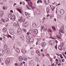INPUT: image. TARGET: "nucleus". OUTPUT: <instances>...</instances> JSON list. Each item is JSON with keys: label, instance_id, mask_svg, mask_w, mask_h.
I'll use <instances>...</instances> for the list:
<instances>
[{"label": "nucleus", "instance_id": "28", "mask_svg": "<svg viewBox=\"0 0 66 66\" xmlns=\"http://www.w3.org/2000/svg\"><path fill=\"white\" fill-rule=\"evenodd\" d=\"M16 51L17 52H20V50L18 48H16Z\"/></svg>", "mask_w": 66, "mask_h": 66}, {"label": "nucleus", "instance_id": "14", "mask_svg": "<svg viewBox=\"0 0 66 66\" xmlns=\"http://www.w3.org/2000/svg\"><path fill=\"white\" fill-rule=\"evenodd\" d=\"M35 12L37 15H39L40 14V11L38 10H36Z\"/></svg>", "mask_w": 66, "mask_h": 66}, {"label": "nucleus", "instance_id": "11", "mask_svg": "<svg viewBox=\"0 0 66 66\" xmlns=\"http://www.w3.org/2000/svg\"><path fill=\"white\" fill-rule=\"evenodd\" d=\"M60 12L61 15H63L64 14V10H62L60 11Z\"/></svg>", "mask_w": 66, "mask_h": 66}, {"label": "nucleus", "instance_id": "12", "mask_svg": "<svg viewBox=\"0 0 66 66\" xmlns=\"http://www.w3.org/2000/svg\"><path fill=\"white\" fill-rule=\"evenodd\" d=\"M18 59L20 62L22 61V60H23L22 57L21 56H20L19 57Z\"/></svg>", "mask_w": 66, "mask_h": 66}, {"label": "nucleus", "instance_id": "57", "mask_svg": "<svg viewBox=\"0 0 66 66\" xmlns=\"http://www.w3.org/2000/svg\"><path fill=\"white\" fill-rule=\"evenodd\" d=\"M60 5V3H59L58 4L56 5V6H58V5Z\"/></svg>", "mask_w": 66, "mask_h": 66}, {"label": "nucleus", "instance_id": "63", "mask_svg": "<svg viewBox=\"0 0 66 66\" xmlns=\"http://www.w3.org/2000/svg\"><path fill=\"white\" fill-rule=\"evenodd\" d=\"M0 24H2V21H1V20H0Z\"/></svg>", "mask_w": 66, "mask_h": 66}, {"label": "nucleus", "instance_id": "48", "mask_svg": "<svg viewBox=\"0 0 66 66\" xmlns=\"http://www.w3.org/2000/svg\"><path fill=\"white\" fill-rule=\"evenodd\" d=\"M30 7H31L32 9H35V7H34L32 6H30Z\"/></svg>", "mask_w": 66, "mask_h": 66}, {"label": "nucleus", "instance_id": "38", "mask_svg": "<svg viewBox=\"0 0 66 66\" xmlns=\"http://www.w3.org/2000/svg\"><path fill=\"white\" fill-rule=\"evenodd\" d=\"M41 28L43 29V30H45V27L44 26H42L41 27Z\"/></svg>", "mask_w": 66, "mask_h": 66}, {"label": "nucleus", "instance_id": "35", "mask_svg": "<svg viewBox=\"0 0 66 66\" xmlns=\"http://www.w3.org/2000/svg\"><path fill=\"white\" fill-rule=\"evenodd\" d=\"M27 25H28L27 24V23H24L23 26L25 27H27Z\"/></svg>", "mask_w": 66, "mask_h": 66}, {"label": "nucleus", "instance_id": "4", "mask_svg": "<svg viewBox=\"0 0 66 66\" xmlns=\"http://www.w3.org/2000/svg\"><path fill=\"white\" fill-rule=\"evenodd\" d=\"M4 50H0V55H3L4 54Z\"/></svg>", "mask_w": 66, "mask_h": 66}, {"label": "nucleus", "instance_id": "3", "mask_svg": "<svg viewBox=\"0 0 66 66\" xmlns=\"http://www.w3.org/2000/svg\"><path fill=\"white\" fill-rule=\"evenodd\" d=\"M49 43L50 45H54L55 44V41L53 40H52L49 41Z\"/></svg>", "mask_w": 66, "mask_h": 66}, {"label": "nucleus", "instance_id": "58", "mask_svg": "<svg viewBox=\"0 0 66 66\" xmlns=\"http://www.w3.org/2000/svg\"><path fill=\"white\" fill-rule=\"evenodd\" d=\"M61 45H62V47H63V45H64V43H61Z\"/></svg>", "mask_w": 66, "mask_h": 66}, {"label": "nucleus", "instance_id": "27", "mask_svg": "<svg viewBox=\"0 0 66 66\" xmlns=\"http://www.w3.org/2000/svg\"><path fill=\"white\" fill-rule=\"evenodd\" d=\"M4 48L6 49H7V45L6 44L4 46Z\"/></svg>", "mask_w": 66, "mask_h": 66}, {"label": "nucleus", "instance_id": "45", "mask_svg": "<svg viewBox=\"0 0 66 66\" xmlns=\"http://www.w3.org/2000/svg\"><path fill=\"white\" fill-rule=\"evenodd\" d=\"M31 54L32 55H33V54H34V51H32L31 52Z\"/></svg>", "mask_w": 66, "mask_h": 66}, {"label": "nucleus", "instance_id": "39", "mask_svg": "<svg viewBox=\"0 0 66 66\" xmlns=\"http://www.w3.org/2000/svg\"><path fill=\"white\" fill-rule=\"evenodd\" d=\"M3 10L6 9V6H4L3 7Z\"/></svg>", "mask_w": 66, "mask_h": 66}, {"label": "nucleus", "instance_id": "9", "mask_svg": "<svg viewBox=\"0 0 66 66\" xmlns=\"http://www.w3.org/2000/svg\"><path fill=\"white\" fill-rule=\"evenodd\" d=\"M19 21L20 22H22L23 21V18L22 17L19 18Z\"/></svg>", "mask_w": 66, "mask_h": 66}, {"label": "nucleus", "instance_id": "10", "mask_svg": "<svg viewBox=\"0 0 66 66\" xmlns=\"http://www.w3.org/2000/svg\"><path fill=\"white\" fill-rule=\"evenodd\" d=\"M3 12L2 11H0V17H2L3 16Z\"/></svg>", "mask_w": 66, "mask_h": 66}, {"label": "nucleus", "instance_id": "5", "mask_svg": "<svg viewBox=\"0 0 66 66\" xmlns=\"http://www.w3.org/2000/svg\"><path fill=\"white\" fill-rule=\"evenodd\" d=\"M9 32L11 35H14V34H15V32L13 30H10L9 31Z\"/></svg>", "mask_w": 66, "mask_h": 66}, {"label": "nucleus", "instance_id": "23", "mask_svg": "<svg viewBox=\"0 0 66 66\" xmlns=\"http://www.w3.org/2000/svg\"><path fill=\"white\" fill-rule=\"evenodd\" d=\"M20 38L22 40H23V39H24V36L22 35H21L20 37Z\"/></svg>", "mask_w": 66, "mask_h": 66}, {"label": "nucleus", "instance_id": "30", "mask_svg": "<svg viewBox=\"0 0 66 66\" xmlns=\"http://www.w3.org/2000/svg\"><path fill=\"white\" fill-rule=\"evenodd\" d=\"M5 52L6 53L8 54L10 53V51L7 49L6 50Z\"/></svg>", "mask_w": 66, "mask_h": 66}, {"label": "nucleus", "instance_id": "60", "mask_svg": "<svg viewBox=\"0 0 66 66\" xmlns=\"http://www.w3.org/2000/svg\"><path fill=\"white\" fill-rule=\"evenodd\" d=\"M55 48L56 49H57V45H56L55 46Z\"/></svg>", "mask_w": 66, "mask_h": 66}, {"label": "nucleus", "instance_id": "44", "mask_svg": "<svg viewBox=\"0 0 66 66\" xmlns=\"http://www.w3.org/2000/svg\"><path fill=\"white\" fill-rule=\"evenodd\" d=\"M48 31L49 32H52V30H51L50 29H48Z\"/></svg>", "mask_w": 66, "mask_h": 66}, {"label": "nucleus", "instance_id": "8", "mask_svg": "<svg viewBox=\"0 0 66 66\" xmlns=\"http://www.w3.org/2000/svg\"><path fill=\"white\" fill-rule=\"evenodd\" d=\"M44 3L47 4L49 3V0H44Z\"/></svg>", "mask_w": 66, "mask_h": 66}, {"label": "nucleus", "instance_id": "29", "mask_svg": "<svg viewBox=\"0 0 66 66\" xmlns=\"http://www.w3.org/2000/svg\"><path fill=\"white\" fill-rule=\"evenodd\" d=\"M26 37L27 39H29L30 38V36H29V35H26Z\"/></svg>", "mask_w": 66, "mask_h": 66}, {"label": "nucleus", "instance_id": "55", "mask_svg": "<svg viewBox=\"0 0 66 66\" xmlns=\"http://www.w3.org/2000/svg\"><path fill=\"white\" fill-rule=\"evenodd\" d=\"M45 18H43V21H44V20H45Z\"/></svg>", "mask_w": 66, "mask_h": 66}, {"label": "nucleus", "instance_id": "41", "mask_svg": "<svg viewBox=\"0 0 66 66\" xmlns=\"http://www.w3.org/2000/svg\"><path fill=\"white\" fill-rule=\"evenodd\" d=\"M60 56L61 57V59H63V56H62V55L61 54H60Z\"/></svg>", "mask_w": 66, "mask_h": 66}, {"label": "nucleus", "instance_id": "59", "mask_svg": "<svg viewBox=\"0 0 66 66\" xmlns=\"http://www.w3.org/2000/svg\"><path fill=\"white\" fill-rule=\"evenodd\" d=\"M64 59H62V62H64Z\"/></svg>", "mask_w": 66, "mask_h": 66}, {"label": "nucleus", "instance_id": "56", "mask_svg": "<svg viewBox=\"0 0 66 66\" xmlns=\"http://www.w3.org/2000/svg\"><path fill=\"white\" fill-rule=\"evenodd\" d=\"M56 55H58V56H60V54H58L57 53H56Z\"/></svg>", "mask_w": 66, "mask_h": 66}, {"label": "nucleus", "instance_id": "15", "mask_svg": "<svg viewBox=\"0 0 66 66\" xmlns=\"http://www.w3.org/2000/svg\"><path fill=\"white\" fill-rule=\"evenodd\" d=\"M16 10H17L18 11L19 13H20V14H21V13H22V11H21V9L18 8L16 9Z\"/></svg>", "mask_w": 66, "mask_h": 66}, {"label": "nucleus", "instance_id": "6", "mask_svg": "<svg viewBox=\"0 0 66 66\" xmlns=\"http://www.w3.org/2000/svg\"><path fill=\"white\" fill-rule=\"evenodd\" d=\"M10 59L8 58L6 59V60L5 61V63H6V64H8L9 63H10Z\"/></svg>", "mask_w": 66, "mask_h": 66}, {"label": "nucleus", "instance_id": "61", "mask_svg": "<svg viewBox=\"0 0 66 66\" xmlns=\"http://www.w3.org/2000/svg\"><path fill=\"white\" fill-rule=\"evenodd\" d=\"M37 40L38 41H39V38H37Z\"/></svg>", "mask_w": 66, "mask_h": 66}, {"label": "nucleus", "instance_id": "43", "mask_svg": "<svg viewBox=\"0 0 66 66\" xmlns=\"http://www.w3.org/2000/svg\"><path fill=\"white\" fill-rule=\"evenodd\" d=\"M36 53H38V54H40V53L39 52V51H38V50L36 51Z\"/></svg>", "mask_w": 66, "mask_h": 66}, {"label": "nucleus", "instance_id": "24", "mask_svg": "<svg viewBox=\"0 0 66 66\" xmlns=\"http://www.w3.org/2000/svg\"><path fill=\"white\" fill-rule=\"evenodd\" d=\"M59 50L61 51H62V50H63V49H62V47L61 46H59Z\"/></svg>", "mask_w": 66, "mask_h": 66}, {"label": "nucleus", "instance_id": "33", "mask_svg": "<svg viewBox=\"0 0 66 66\" xmlns=\"http://www.w3.org/2000/svg\"><path fill=\"white\" fill-rule=\"evenodd\" d=\"M26 6L27 7L28 9H29V10H31V7H30V6H29V5L28 6V5H27Z\"/></svg>", "mask_w": 66, "mask_h": 66}, {"label": "nucleus", "instance_id": "40", "mask_svg": "<svg viewBox=\"0 0 66 66\" xmlns=\"http://www.w3.org/2000/svg\"><path fill=\"white\" fill-rule=\"evenodd\" d=\"M22 52H23V53H26V51H25V50H23L22 51Z\"/></svg>", "mask_w": 66, "mask_h": 66}, {"label": "nucleus", "instance_id": "32", "mask_svg": "<svg viewBox=\"0 0 66 66\" xmlns=\"http://www.w3.org/2000/svg\"><path fill=\"white\" fill-rule=\"evenodd\" d=\"M8 15V17H9V18H11V17L12 16V13H10Z\"/></svg>", "mask_w": 66, "mask_h": 66}, {"label": "nucleus", "instance_id": "31", "mask_svg": "<svg viewBox=\"0 0 66 66\" xmlns=\"http://www.w3.org/2000/svg\"><path fill=\"white\" fill-rule=\"evenodd\" d=\"M56 37L57 38H59V39H61V36H60L57 35L56 36Z\"/></svg>", "mask_w": 66, "mask_h": 66}, {"label": "nucleus", "instance_id": "22", "mask_svg": "<svg viewBox=\"0 0 66 66\" xmlns=\"http://www.w3.org/2000/svg\"><path fill=\"white\" fill-rule=\"evenodd\" d=\"M22 65H23L22 63L20 62V63H18V66H22Z\"/></svg>", "mask_w": 66, "mask_h": 66}, {"label": "nucleus", "instance_id": "34", "mask_svg": "<svg viewBox=\"0 0 66 66\" xmlns=\"http://www.w3.org/2000/svg\"><path fill=\"white\" fill-rule=\"evenodd\" d=\"M52 28L53 30L54 31H55L56 30V29H55V27H54V26H52Z\"/></svg>", "mask_w": 66, "mask_h": 66}, {"label": "nucleus", "instance_id": "36", "mask_svg": "<svg viewBox=\"0 0 66 66\" xmlns=\"http://www.w3.org/2000/svg\"><path fill=\"white\" fill-rule=\"evenodd\" d=\"M55 9V7H54V6H53L51 9V10L53 11H54V9Z\"/></svg>", "mask_w": 66, "mask_h": 66}, {"label": "nucleus", "instance_id": "13", "mask_svg": "<svg viewBox=\"0 0 66 66\" xmlns=\"http://www.w3.org/2000/svg\"><path fill=\"white\" fill-rule=\"evenodd\" d=\"M7 31V29L6 27H5L3 29V33H5Z\"/></svg>", "mask_w": 66, "mask_h": 66}, {"label": "nucleus", "instance_id": "20", "mask_svg": "<svg viewBox=\"0 0 66 66\" xmlns=\"http://www.w3.org/2000/svg\"><path fill=\"white\" fill-rule=\"evenodd\" d=\"M34 32L35 34H37L38 33V30L37 29H35L34 31Z\"/></svg>", "mask_w": 66, "mask_h": 66}, {"label": "nucleus", "instance_id": "51", "mask_svg": "<svg viewBox=\"0 0 66 66\" xmlns=\"http://www.w3.org/2000/svg\"><path fill=\"white\" fill-rule=\"evenodd\" d=\"M43 29L42 28H40V31H41V32H42L43 31Z\"/></svg>", "mask_w": 66, "mask_h": 66}, {"label": "nucleus", "instance_id": "19", "mask_svg": "<svg viewBox=\"0 0 66 66\" xmlns=\"http://www.w3.org/2000/svg\"><path fill=\"white\" fill-rule=\"evenodd\" d=\"M34 32L35 34H37L38 33V30L37 29H35L34 31Z\"/></svg>", "mask_w": 66, "mask_h": 66}, {"label": "nucleus", "instance_id": "16", "mask_svg": "<svg viewBox=\"0 0 66 66\" xmlns=\"http://www.w3.org/2000/svg\"><path fill=\"white\" fill-rule=\"evenodd\" d=\"M29 40L30 41V42L32 43L33 41H34V38L33 37H31L30 39H29Z\"/></svg>", "mask_w": 66, "mask_h": 66}, {"label": "nucleus", "instance_id": "2", "mask_svg": "<svg viewBox=\"0 0 66 66\" xmlns=\"http://www.w3.org/2000/svg\"><path fill=\"white\" fill-rule=\"evenodd\" d=\"M22 33V30L21 29L19 28L18 29L17 34L18 35H20V34H21Z\"/></svg>", "mask_w": 66, "mask_h": 66}, {"label": "nucleus", "instance_id": "62", "mask_svg": "<svg viewBox=\"0 0 66 66\" xmlns=\"http://www.w3.org/2000/svg\"><path fill=\"white\" fill-rule=\"evenodd\" d=\"M39 2H40V3H42V1L41 0H39Z\"/></svg>", "mask_w": 66, "mask_h": 66}, {"label": "nucleus", "instance_id": "21", "mask_svg": "<svg viewBox=\"0 0 66 66\" xmlns=\"http://www.w3.org/2000/svg\"><path fill=\"white\" fill-rule=\"evenodd\" d=\"M28 4L30 6H31L32 5V3L31 2H29L28 3Z\"/></svg>", "mask_w": 66, "mask_h": 66}, {"label": "nucleus", "instance_id": "50", "mask_svg": "<svg viewBox=\"0 0 66 66\" xmlns=\"http://www.w3.org/2000/svg\"><path fill=\"white\" fill-rule=\"evenodd\" d=\"M23 30L25 32H26L27 31H26V30L25 29H23Z\"/></svg>", "mask_w": 66, "mask_h": 66}, {"label": "nucleus", "instance_id": "49", "mask_svg": "<svg viewBox=\"0 0 66 66\" xmlns=\"http://www.w3.org/2000/svg\"><path fill=\"white\" fill-rule=\"evenodd\" d=\"M2 20L3 22H5V21L4 20V19H2Z\"/></svg>", "mask_w": 66, "mask_h": 66}, {"label": "nucleus", "instance_id": "37", "mask_svg": "<svg viewBox=\"0 0 66 66\" xmlns=\"http://www.w3.org/2000/svg\"><path fill=\"white\" fill-rule=\"evenodd\" d=\"M13 26H14L15 27H17V24H16V23H14L13 24Z\"/></svg>", "mask_w": 66, "mask_h": 66}, {"label": "nucleus", "instance_id": "25", "mask_svg": "<svg viewBox=\"0 0 66 66\" xmlns=\"http://www.w3.org/2000/svg\"><path fill=\"white\" fill-rule=\"evenodd\" d=\"M32 27L35 28L36 27V23L33 24L32 25Z\"/></svg>", "mask_w": 66, "mask_h": 66}, {"label": "nucleus", "instance_id": "42", "mask_svg": "<svg viewBox=\"0 0 66 66\" xmlns=\"http://www.w3.org/2000/svg\"><path fill=\"white\" fill-rule=\"evenodd\" d=\"M7 37L8 38H9V37H10V38H12V36H11V35H8L7 36Z\"/></svg>", "mask_w": 66, "mask_h": 66}, {"label": "nucleus", "instance_id": "47", "mask_svg": "<svg viewBox=\"0 0 66 66\" xmlns=\"http://www.w3.org/2000/svg\"><path fill=\"white\" fill-rule=\"evenodd\" d=\"M27 60V58L26 57L24 58V59L23 60L24 61H26Z\"/></svg>", "mask_w": 66, "mask_h": 66}, {"label": "nucleus", "instance_id": "26", "mask_svg": "<svg viewBox=\"0 0 66 66\" xmlns=\"http://www.w3.org/2000/svg\"><path fill=\"white\" fill-rule=\"evenodd\" d=\"M50 10L48 8H47L46 11L47 14H49V12H50V11H49Z\"/></svg>", "mask_w": 66, "mask_h": 66}, {"label": "nucleus", "instance_id": "46", "mask_svg": "<svg viewBox=\"0 0 66 66\" xmlns=\"http://www.w3.org/2000/svg\"><path fill=\"white\" fill-rule=\"evenodd\" d=\"M14 65L15 66H18V63H15L14 64Z\"/></svg>", "mask_w": 66, "mask_h": 66}, {"label": "nucleus", "instance_id": "53", "mask_svg": "<svg viewBox=\"0 0 66 66\" xmlns=\"http://www.w3.org/2000/svg\"><path fill=\"white\" fill-rule=\"evenodd\" d=\"M25 15H26V16H27V15H28V13H27V12H26L25 13Z\"/></svg>", "mask_w": 66, "mask_h": 66}, {"label": "nucleus", "instance_id": "18", "mask_svg": "<svg viewBox=\"0 0 66 66\" xmlns=\"http://www.w3.org/2000/svg\"><path fill=\"white\" fill-rule=\"evenodd\" d=\"M41 45L43 47H45L46 46V44L45 43H44L42 44H42Z\"/></svg>", "mask_w": 66, "mask_h": 66}, {"label": "nucleus", "instance_id": "52", "mask_svg": "<svg viewBox=\"0 0 66 66\" xmlns=\"http://www.w3.org/2000/svg\"><path fill=\"white\" fill-rule=\"evenodd\" d=\"M59 63H61V59H59Z\"/></svg>", "mask_w": 66, "mask_h": 66}, {"label": "nucleus", "instance_id": "1", "mask_svg": "<svg viewBox=\"0 0 66 66\" xmlns=\"http://www.w3.org/2000/svg\"><path fill=\"white\" fill-rule=\"evenodd\" d=\"M64 30V25H62L61 26V27L60 28V29L59 30V31H60V32H61V33L63 34L64 33V31L63 30Z\"/></svg>", "mask_w": 66, "mask_h": 66}, {"label": "nucleus", "instance_id": "17", "mask_svg": "<svg viewBox=\"0 0 66 66\" xmlns=\"http://www.w3.org/2000/svg\"><path fill=\"white\" fill-rule=\"evenodd\" d=\"M12 21H15V15H13V16L12 17Z\"/></svg>", "mask_w": 66, "mask_h": 66}, {"label": "nucleus", "instance_id": "54", "mask_svg": "<svg viewBox=\"0 0 66 66\" xmlns=\"http://www.w3.org/2000/svg\"><path fill=\"white\" fill-rule=\"evenodd\" d=\"M10 12L11 13H13V11L12 10H11L10 11Z\"/></svg>", "mask_w": 66, "mask_h": 66}, {"label": "nucleus", "instance_id": "64", "mask_svg": "<svg viewBox=\"0 0 66 66\" xmlns=\"http://www.w3.org/2000/svg\"><path fill=\"white\" fill-rule=\"evenodd\" d=\"M64 19L66 21V16H65Z\"/></svg>", "mask_w": 66, "mask_h": 66}, {"label": "nucleus", "instance_id": "7", "mask_svg": "<svg viewBox=\"0 0 66 66\" xmlns=\"http://www.w3.org/2000/svg\"><path fill=\"white\" fill-rule=\"evenodd\" d=\"M33 61V60H31L29 62V64L30 66H34V64Z\"/></svg>", "mask_w": 66, "mask_h": 66}]
</instances>
